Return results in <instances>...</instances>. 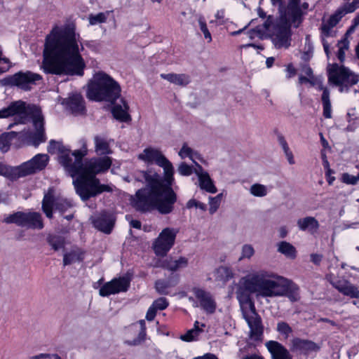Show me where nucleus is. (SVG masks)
Segmentation results:
<instances>
[{
    "label": "nucleus",
    "instance_id": "obj_1",
    "mask_svg": "<svg viewBox=\"0 0 359 359\" xmlns=\"http://www.w3.org/2000/svg\"><path fill=\"white\" fill-rule=\"evenodd\" d=\"M139 158L147 163H155L163 168V178L157 174L151 175L148 171H142L146 187L138 189L132 200L133 207L137 211L146 213L157 210L162 215L171 213L177 201V194L172 189L175 182L174 168L162 152L151 147L146 148Z\"/></svg>",
    "mask_w": 359,
    "mask_h": 359
},
{
    "label": "nucleus",
    "instance_id": "obj_2",
    "mask_svg": "<svg viewBox=\"0 0 359 359\" xmlns=\"http://www.w3.org/2000/svg\"><path fill=\"white\" fill-rule=\"evenodd\" d=\"M297 290V286L292 281L278 276L252 273L240 280L236 295L243 318L250 327L252 339L257 341L261 339L263 326L250 294H254L257 298L288 295L292 301H297L295 292Z\"/></svg>",
    "mask_w": 359,
    "mask_h": 359
},
{
    "label": "nucleus",
    "instance_id": "obj_3",
    "mask_svg": "<svg viewBox=\"0 0 359 359\" xmlns=\"http://www.w3.org/2000/svg\"><path fill=\"white\" fill-rule=\"evenodd\" d=\"M75 32L55 27L46 36L42 68L48 74L82 76L86 68Z\"/></svg>",
    "mask_w": 359,
    "mask_h": 359
},
{
    "label": "nucleus",
    "instance_id": "obj_4",
    "mask_svg": "<svg viewBox=\"0 0 359 359\" xmlns=\"http://www.w3.org/2000/svg\"><path fill=\"white\" fill-rule=\"evenodd\" d=\"M50 146L57 149L59 152L58 159L63 167H69L75 172H82L84 174L96 177L97 174L107 171L111 164V158L104 156L102 157L91 158L83 161L88 155L87 144L83 143L81 149L71 151L70 149L54 140L50 141Z\"/></svg>",
    "mask_w": 359,
    "mask_h": 359
},
{
    "label": "nucleus",
    "instance_id": "obj_5",
    "mask_svg": "<svg viewBox=\"0 0 359 359\" xmlns=\"http://www.w3.org/2000/svg\"><path fill=\"white\" fill-rule=\"evenodd\" d=\"M121 95L118 82L103 71L96 72L88 83L86 96L90 100L113 103Z\"/></svg>",
    "mask_w": 359,
    "mask_h": 359
},
{
    "label": "nucleus",
    "instance_id": "obj_6",
    "mask_svg": "<svg viewBox=\"0 0 359 359\" xmlns=\"http://www.w3.org/2000/svg\"><path fill=\"white\" fill-rule=\"evenodd\" d=\"M177 232L174 228H164L152 243V249L155 255L157 257H165L161 264L163 269H181L187 266L188 259L186 257L175 259L172 257H166L175 245Z\"/></svg>",
    "mask_w": 359,
    "mask_h": 359
},
{
    "label": "nucleus",
    "instance_id": "obj_7",
    "mask_svg": "<svg viewBox=\"0 0 359 359\" xmlns=\"http://www.w3.org/2000/svg\"><path fill=\"white\" fill-rule=\"evenodd\" d=\"M69 175L75 178L73 184L76 194L83 201H86L91 198L104 192H111L112 189L108 184H101L97 177L84 174L82 172H75L73 168L64 167Z\"/></svg>",
    "mask_w": 359,
    "mask_h": 359
},
{
    "label": "nucleus",
    "instance_id": "obj_8",
    "mask_svg": "<svg viewBox=\"0 0 359 359\" xmlns=\"http://www.w3.org/2000/svg\"><path fill=\"white\" fill-rule=\"evenodd\" d=\"M328 81L339 87L341 93H348L350 88L359 81V75L352 72L348 67L334 63L328 70Z\"/></svg>",
    "mask_w": 359,
    "mask_h": 359
},
{
    "label": "nucleus",
    "instance_id": "obj_9",
    "mask_svg": "<svg viewBox=\"0 0 359 359\" xmlns=\"http://www.w3.org/2000/svg\"><path fill=\"white\" fill-rule=\"evenodd\" d=\"M293 23L285 16L272 25L271 35L273 42L277 48H288L291 45L292 32L291 24Z\"/></svg>",
    "mask_w": 359,
    "mask_h": 359
},
{
    "label": "nucleus",
    "instance_id": "obj_10",
    "mask_svg": "<svg viewBox=\"0 0 359 359\" xmlns=\"http://www.w3.org/2000/svg\"><path fill=\"white\" fill-rule=\"evenodd\" d=\"M42 80L43 77L39 74L31 71H20L5 77L3 81L6 86H16L23 90L29 91L32 89V85H36L38 81Z\"/></svg>",
    "mask_w": 359,
    "mask_h": 359
},
{
    "label": "nucleus",
    "instance_id": "obj_11",
    "mask_svg": "<svg viewBox=\"0 0 359 359\" xmlns=\"http://www.w3.org/2000/svg\"><path fill=\"white\" fill-rule=\"evenodd\" d=\"M49 156L45 154H37L30 160L15 168L13 174L18 177H26L39 172L46 168Z\"/></svg>",
    "mask_w": 359,
    "mask_h": 359
},
{
    "label": "nucleus",
    "instance_id": "obj_12",
    "mask_svg": "<svg viewBox=\"0 0 359 359\" xmlns=\"http://www.w3.org/2000/svg\"><path fill=\"white\" fill-rule=\"evenodd\" d=\"M7 224H15L18 226H27L32 229H41L43 228L42 217L39 212H16L9 215L4 219Z\"/></svg>",
    "mask_w": 359,
    "mask_h": 359
},
{
    "label": "nucleus",
    "instance_id": "obj_13",
    "mask_svg": "<svg viewBox=\"0 0 359 359\" xmlns=\"http://www.w3.org/2000/svg\"><path fill=\"white\" fill-rule=\"evenodd\" d=\"M8 107L11 116H18V120L15 119V121L19 123H25L27 117L32 119L41 112V109L36 105L27 104L25 102L22 100L13 102Z\"/></svg>",
    "mask_w": 359,
    "mask_h": 359
},
{
    "label": "nucleus",
    "instance_id": "obj_14",
    "mask_svg": "<svg viewBox=\"0 0 359 359\" xmlns=\"http://www.w3.org/2000/svg\"><path fill=\"white\" fill-rule=\"evenodd\" d=\"M129 274L114 278L111 280L105 283L100 289L99 294L102 297H108L111 294L126 292L130 283Z\"/></svg>",
    "mask_w": 359,
    "mask_h": 359
},
{
    "label": "nucleus",
    "instance_id": "obj_15",
    "mask_svg": "<svg viewBox=\"0 0 359 359\" xmlns=\"http://www.w3.org/2000/svg\"><path fill=\"white\" fill-rule=\"evenodd\" d=\"M330 284L344 295L352 299L359 298V287L351 283L343 277H339L333 273L327 276Z\"/></svg>",
    "mask_w": 359,
    "mask_h": 359
},
{
    "label": "nucleus",
    "instance_id": "obj_16",
    "mask_svg": "<svg viewBox=\"0 0 359 359\" xmlns=\"http://www.w3.org/2000/svg\"><path fill=\"white\" fill-rule=\"evenodd\" d=\"M116 217L108 210H102L93 219V226L98 231L106 234H110L115 226Z\"/></svg>",
    "mask_w": 359,
    "mask_h": 359
},
{
    "label": "nucleus",
    "instance_id": "obj_17",
    "mask_svg": "<svg viewBox=\"0 0 359 359\" xmlns=\"http://www.w3.org/2000/svg\"><path fill=\"white\" fill-rule=\"evenodd\" d=\"M32 123L36 131L34 133H29L27 138L32 142L34 147H38L41 143L46 140L45 128H44V118L40 112L32 119Z\"/></svg>",
    "mask_w": 359,
    "mask_h": 359
},
{
    "label": "nucleus",
    "instance_id": "obj_18",
    "mask_svg": "<svg viewBox=\"0 0 359 359\" xmlns=\"http://www.w3.org/2000/svg\"><path fill=\"white\" fill-rule=\"evenodd\" d=\"M120 102L117 103L116 101L111 103L112 104L111 113L116 121L121 123H128L132 120L131 116L129 114V104L126 98L121 97H120Z\"/></svg>",
    "mask_w": 359,
    "mask_h": 359
},
{
    "label": "nucleus",
    "instance_id": "obj_19",
    "mask_svg": "<svg viewBox=\"0 0 359 359\" xmlns=\"http://www.w3.org/2000/svg\"><path fill=\"white\" fill-rule=\"evenodd\" d=\"M193 292L200 302L201 308L209 314L215 312L217 304L212 294L203 289L194 287Z\"/></svg>",
    "mask_w": 359,
    "mask_h": 359
},
{
    "label": "nucleus",
    "instance_id": "obj_20",
    "mask_svg": "<svg viewBox=\"0 0 359 359\" xmlns=\"http://www.w3.org/2000/svg\"><path fill=\"white\" fill-rule=\"evenodd\" d=\"M64 103L73 114H83L86 111L85 101L79 93L72 95L66 99Z\"/></svg>",
    "mask_w": 359,
    "mask_h": 359
},
{
    "label": "nucleus",
    "instance_id": "obj_21",
    "mask_svg": "<svg viewBox=\"0 0 359 359\" xmlns=\"http://www.w3.org/2000/svg\"><path fill=\"white\" fill-rule=\"evenodd\" d=\"M301 0H289L287 6V14L291 21L294 24V27L297 28L303 21L302 11L300 8Z\"/></svg>",
    "mask_w": 359,
    "mask_h": 359
},
{
    "label": "nucleus",
    "instance_id": "obj_22",
    "mask_svg": "<svg viewBox=\"0 0 359 359\" xmlns=\"http://www.w3.org/2000/svg\"><path fill=\"white\" fill-rule=\"evenodd\" d=\"M269 351L272 355V359H292L289 351L279 342L269 341L266 343Z\"/></svg>",
    "mask_w": 359,
    "mask_h": 359
},
{
    "label": "nucleus",
    "instance_id": "obj_23",
    "mask_svg": "<svg viewBox=\"0 0 359 359\" xmlns=\"http://www.w3.org/2000/svg\"><path fill=\"white\" fill-rule=\"evenodd\" d=\"M290 349L293 352H299L306 354L309 351L317 350L318 346L311 341L302 339L299 338H294L291 341Z\"/></svg>",
    "mask_w": 359,
    "mask_h": 359
},
{
    "label": "nucleus",
    "instance_id": "obj_24",
    "mask_svg": "<svg viewBox=\"0 0 359 359\" xmlns=\"http://www.w3.org/2000/svg\"><path fill=\"white\" fill-rule=\"evenodd\" d=\"M175 271H172L170 276L165 280H158L156 282L155 287L156 291L161 294H168V289L175 286L178 282V276Z\"/></svg>",
    "mask_w": 359,
    "mask_h": 359
},
{
    "label": "nucleus",
    "instance_id": "obj_25",
    "mask_svg": "<svg viewBox=\"0 0 359 359\" xmlns=\"http://www.w3.org/2000/svg\"><path fill=\"white\" fill-rule=\"evenodd\" d=\"M319 89L323 90L321 101L323 104V115L325 118H332V105L330 102V93L327 87L320 85Z\"/></svg>",
    "mask_w": 359,
    "mask_h": 359
},
{
    "label": "nucleus",
    "instance_id": "obj_26",
    "mask_svg": "<svg viewBox=\"0 0 359 359\" xmlns=\"http://www.w3.org/2000/svg\"><path fill=\"white\" fill-rule=\"evenodd\" d=\"M160 76L177 86H186L190 83V77L185 74H161Z\"/></svg>",
    "mask_w": 359,
    "mask_h": 359
},
{
    "label": "nucleus",
    "instance_id": "obj_27",
    "mask_svg": "<svg viewBox=\"0 0 359 359\" xmlns=\"http://www.w3.org/2000/svg\"><path fill=\"white\" fill-rule=\"evenodd\" d=\"M55 203L53 190L49 189L48 192L44 195L42 201V210L49 219L53 217V210L54 207L55 208Z\"/></svg>",
    "mask_w": 359,
    "mask_h": 359
},
{
    "label": "nucleus",
    "instance_id": "obj_28",
    "mask_svg": "<svg viewBox=\"0 0 359 359\" xmlns=\"http://www.w3.org/2000/svg\"><path fill=\"white\" fill-rule=\"evenodd\" d=\"M297 225L302 231L309 230L310 232H316L320 226L318 221L313 217H306L299 219Z\"/></svg>",
    "mask_w": 359,
    "mask_h": 359
},
{
    "label": "nucleus",
    "instance_id": "obj_29",
    "mask_svg": "<svg viewBox=\"0 0 359 359\" xmlns=\"http://www.w3.org/2000/svg\"><path fill=\"white\" fill-rule=\"evenodd\" d=\"M198 181L201 189L210 194H215L217 191L212 180L207 172L198 174Z\"/></svg>",
    "mask_w": 359,
    "mask_h": 359
},
{
    "label": "nucleus",
    "instance_id": "obj_30",
    "mask_svg": "<svg viewBox=\"0 0 359 359\" xmlns=\"http://www.w3.org/2000/svg\"><path fill=\"white\" fill-rule=\"evenodd\" d=\"M278 251L291 259H294L297 255L296 248L287 241H280L278 243Z\"/></svg>",
    "mask_w": 359,
    "mask_h": 359
},
{
    "label": "nucleus",
    "instance_id": "obj_31",
    "mask_svg": "<svg viewBox=\"0 0 359 359\" xmlns=\"http://www.w3.org/2000/svg\"><path fill=\"white\" fill-rule=\"evenodd\" d=\"M18 136V133L11 131L4 133L0 135V149L2 152H7L11 145V142Z\"/></svg>",
    "mask_w": 359,
    "mask_h": 359
},
{
    "label": "nucleus",
    "instance_id": "obj_32",
    "mask_svg": "<svg viewBox=\"0 0 359 359\" xmlns=\"http://www.w3.org/2000/svg\"><path fill=\"white\" fill-rule=\"evenodd\" d=\"M348 13H350V12L348 11L347 8L343 4L330 16L326 23L329 25V26L334 27L340 22L341 18Z\"/></svg>",
    "mask_w": 359,
    "mask_h": 359
},
{
    "label": "nucleus",
    "instance_id": "obj_33",
    "mask_svg": "<svg viewBox=\"0 0 359 359\" xmlns=\"http://www.w3.org/2000/svg\"><path fill=\"white\" fill-rule=\"evenodd\" d=\"M95 151L99 154H110L112 153L109 144L104 138L95 136L94 138Z\"/></svg>",
    "mask_w": 359,
    "mask_h": 359
},
{
    "label": "nucleus",
    "instance_id": "obj_34",
    "mask_svg": "<svg viewBox=\"0 0 359 359\" xmlns=\"http://www.w3.org/2000/svg\"><path fill=\"white\" fill-rule=\"evenodd\" d=\"M47 243L55 251L65 248V238L59 235L48 234L46 238Z\"/></svg>",
    "mask_w": 359,
    "mask_h": 359
},
{
    "label": "nucleus",
    "instance_id": "obj_35",
    "mask_svg": "<svg viewBox=\"0 0 359 359\" xmlns=\"http://www.w3.org/2000/svg\"><path fill=\"white\" fill-rule=\"evenodd\" d=\"M213 276L217 285L222 287L233 277L231 271H214Z\"/></svg>",
    "mask_w": 359,
    "mask_h": 359
},
{
    "label": "nucleus",
    "instance_id": "obj_36",
    "mask_svg": "<svg viewBox=\"0 0 359 359\" xmlns=\"http://www.w3.org/2000/svg\"><path fill=\"white\" fill-rule=\"evenodd\" d=\"M83 259V253L77 251H71L64 255L63 262L64 265L71 264L76 262H82Z\"/></svg>",
    "mask_w": 359,
    "mask_h": 359
},
{
    "label": "nucleus",
    "instance_id": "obj_37",
    "mask_svg": "<svg viewBox=\"0 0 359 359\" xmlns=\"http://www.w3.org/2000/svg\"><path fill=\"white\" fill-rule=\"evenodd\" d=\"M140 324L141 325V331L138 337L133 341H126V344L130 346H137L139 345L144 340L146 335V327L144 320H141L140 321Z\"/></svg>",
    "mask_w": 359,
    "mask_h": 359
},
{
    "label": "nucleus",
    "instance_id": "obj_38",
    "mask_svg": "<svg viewBox=\"0 0 359 359\" xmlns=\"http://www.w3.org/2000/svg\"><path fill=\"white\" fill-rule=\"evenodd\" d=\"M251 194L255 196L262 197L266 195V187L259 184H255L250 188Z\"/></svg>",
    "mask_w": 359,
    "mask_h": 359
},
{
    "label": "nucleus",
    "instance_id": "obj_39",
    "mask_svg": "<svg viewBox=\"0 0 359 359\" xmlns=\"http://www.w3.org/2000/svg\"><path fill=\"white\" fill-rule=\"evenodd\" d=\"M202 331V329H191L185 334L181 336V339L185 341H194Z\"/></svg>",
    "mask_w": 359,
    "mask_h": 359
},
{
    "label": "nucleus",
    "instance_id": "obj_40",
    "mask_svg": "<svg viewBox=\"0 0 359 359\" xmlns=\"http://www.w3.org/2000/svg\"><path fill=\"white\" fill-rule=\"evenodd\" d=\"M222 194H218L215 197H210V213L213 214L219 207Z\"/></svg>",
    "mask_w": 359,
    "mask_h": 359
},
{
    "label": "nucleus",
    "instance_id": "obj_41",
    "mask_svg": "<svg viewBox=\"0 0 359 359\" xmlns=\"http://www.w3.org/2000/svg\"><path fill=\"white\" fill-rule=\"evenodd\" d=\"M107 20V17L104 13H99L96 15H90L89 22L92 25L98 23H103Z\"/></svg>",
    "mask_w": 359,
    "mask_h": 359
},
{
    "label": "nucleus",
    "instance_id": "obj_42",
    "mask_svg": "<svg viewBox=\"0 0 359 359\" xmlns=\"http://www.w3.org/2000/svg\"><path fill=\"white\" fill-rule=\"evenodd\" d=\"M342 182L346 184L355 185L359 181V173L357 175L344 173L341 177Z\"/></svg>",
    "mask_w": 359,
    "mask_h": 359
},
{
    "label": "nucleus",
    "instance_id": "obj_43",
    "mask_svg": "<svg viewBox=\"0 0 359 359\" xmlns=\"http://www.w3.org/2000/svg\"><path fill=\"white\" fill-rule=\"evenodd\" d=\"M193 166L188 165L185 162H182L178 167V172L182 176H189L193 173Z\"/></svg>",
    "mask_w": 359,
    "mask_h": 359
},
{
    "label": "nucleus",
    "instance_id": "obj_44",
    "mask_svg": "<svg viewBox=\"0 0 359 359\" xmlns=\"http://www.w3.org/2000/svg\"><path fill=\"white\" fill-rule=\"evenodd\" d=\"M71 207L72 204L67 200H61L55 203V209L61 214H64Z\"/></svg>",
    "mask_w": 359,
    "mask_h": 359
},
{
    "label": "nucleus",
    "instance_id": "obj_45",
    "mask_svg": "<svg viewBox=\"0 0 359 359\" xmlns=\"http://www.w3.org/2000/svg\"><path fill=\"white\" fill-rule=\"evenodd\" d=\"M277 331L287 337L288 335L292 332V330L287 323L282 321L277 324Z\"/></svg>",
    "mask_w": 359,
    "mask_h": 359
},
{
    "label": "nucleus",
    "instance_id": "obj_46",
    "mask_svg": "<svg viewBox=\"0 0 359 359\" xmlns=\"http://www.w3.org/2000/svg\"><path fill=\"white\" fill-rule=\"evenodd\" d=\"M198 23L200 29L203 32L205 39H208V42H210L212 41L211 34L208 29L207 24L204 18H200L198 20Z\"/></svg>",
    "mask_w": 359,
    "mask_h": 359
},
{
    "label": "nucleus",
    "instance_id": "obj_47",
    "mask_svg": "<svg viewBox=\"0 0 359 359\" xmlns=\"http://www.w3.org/2000/svg\"><path fill=\"white\" fill-rule=\"evenodd\" d=\"M255 253L254 248L251 245L245 244L242 248L241 256L239 257V260L244 258L250 259Z\"/></svg>",
    "mask_w": 359,
    "mask_h": 359
},
{
    "label": "nucleus",
    "instance_id": "obj_48",
    "mask_svg": "<svg viewBox=\"0 0 359 359\" xmlns=\"http://www.w3.org/2000/svg\"><path fill=\"white\" fill-rule=\"evenodd\" d=\"M169 305V303L166 298L165 297H160L157 299H156L153 304L152 306L156 308V309L158 310H164Z\"/></svg>",
    "mask_w": 359,
    "mask_h": 359
},
{
    "label": "nucleus",
    "instance_id": "obj_49",
    "mask_svg": "<svg viewBox=\"0 0 359 359\" xmlns=\"http://www.w3.org/2000/svg\"><path fill=\"white\" fill-rule=\"evenodd\" d=\"M192 153L193 150L189 147L186 143H184L179 152V155L182 158H184L186 157L191 158Z\"/></svg>",
    "mask_w": 359,
    "mask_h": 359
},
{
    "label": "nucleus",
    "instance_id": "obj_50",
    "mask_svg": "<svg viewBox=\"0 0 359 359\" xmlns=\"http://www.w3.org/2000/svg\"><path fill=\"white\" fill-rule=\"evenodd\" d=\"M350 13H353L357 8H359V0H353L351 3L344 4Z\"/></svg>",
    "mask_w": 359,
    "mask_h": 359
},
{
    "label": "nucleus",
    "instance_id": "obj_51",
    "mask_svg": "<svg viewBox=\"0 0 359 359\" xmlns=\"http://www.w3.org/2000/svg\"><path fill=\"white\" fill-rule=\"evenodd\" d=\"M156 311L157 310L156 309V308H154V306L151 305L147 310L146 314V319L149 321H152L156 316Z\"/></svg>",
    "mask_w": 359,
    "mask_h": 359
},
{
    "label": "nucleus",
    "instance_id": "obj_52",
    "mask_svg": "<svg viewBox=\"0 0 359 359\" xmlns=\"http://www.w3.org/2000/svg\"><path fill=\"white\" fill-rule=\"evenodd\" d=\"M310 260L316 266H319L323 259V255L320 254L313 253L310 256Z\"/></svg>",
    "mask_w": 359,
    "mask_h": 359
},
{
    "label": "nucleus",
    "instance_id": "obj_53",
    "mask_svg": "<svg viewBox=\"0 0 359 359\" xmlns=\"http://www.w3.org/2000/svg\"><path fill=\"white\" fill-rule=\"evenodd\" d=\"M283 151H284V153H285V156L287 157L288 163L290 165L294 164L295 161H294V159L293 154L291 151V150L290 149L289 147L283 149Z\"/></svg>",
    "mask_w": 359,
    "mask_h": 359
},
{
    "label": "nucleus",
    "instance_id": "obj_54",
    "mask_svg": "<svg viewBox=\"0 0 359 359\" xmlns=\"http://www.w3.org/2000/svg\"><path fill=\"white\" fill-rule=\"evenodd\" d=\"M333 27L329 26L327 23L324 24L321 27V32L322 34L325 37H329L331 36V30Z\"/></svg>",
    "mask_w": 359,
    "mask_h": 359
},
{
    "label": "nucleus",
    "instance_id": "obj_55",
    "mask_svg": "<svg viewBox=\"0 0 359 359\" xmlns=\"http://www.w3.org/2000/svg\"><path fill=\"white\" fill-rule=\"evenodd\" d=\"M302 70L306 74V76L308 77H309L311 79H313L314 76H313V69L309 65H305L302 67Z\"/></svg>",
    "mask_w": 359,
    "mask_h": 359
},
{
    "label": "nucleus",
    "instance_id": "obj_56",
    "mask_svg": "<svg viewBox=\"0 0 359 359\" xmlns=\"http://www.w3.org/2000/svg\"><path fill=\"white\" fill-rule=\"evenodd\" d=\"M224 14H225V11L224 9H221V10H219L217 11L216 14H215V19L217 20H219L220 24H223L224 23Z\"/></svg>",
    "mask_w": 359,
    "mask_h": 359
},
{
    "label": "nucleus",
    "instance_id": "obj_57",
    "mask_svg": "<svg viewBox=\"0 0 359 359\" xmlns=\"http://www.w3.org/2000/svg\"><path fill=\"white\" fill-rule=\"evenodd\" d=\"M313 80V79H311L309 77H306V76H302V75H300L299 77V82L301 84L309 83L312 86H313L314 85V81Z\"/></svg>",
    "mask_w": 359,
    "mask_h": 359
},
{
    "label": "nucleus",
    "instance_id": "obj_58",
    "mask_svg": "<svg viewBox=\"0 0 359 359\" xmlns=\"http://www.w3.org/2000/svg\"><path fill=\"white\" fill-rule=\"evenodd\" d=\"M10 116H11V115L8 106L0 110V118H8Z\"/></svg>",
    "mask_w": 359,
    "mask_h": 359
},
{
    "label": "nucleus",
    "instance_id": "obj_59",
    "mask_svg": "<svg viewBox=\"0 0 359 359\" xmlns=\"http://www.w3.org/2000/svg\"><path fill=\"white\" fill-rule=\"evenodd\" d=\"M287 72H288V77H292L296 75L297 69L294 67L292 64H289L287 66Z\"/></svg>",
    "mask_w": 359,
    "mask_h": 359
},
{
    "label": "nucleus",
    "instance_id": "obj_60",
    "mask_svg": "<svg viewBox=\"0 0 359 359\" xmlns=\"http://www.w3.org/2000/svg\"><path fill=\"white\" fill-rule=\"evenodd\" d=\"M193 359H218V358L212 353H205L202 356L195 357Z\"/></svg>",
    "mask_w": 359,
    "mask_h": 359
},
{
    "label": "nucleus",
    "instance_id": "obj_61",
    "mask_svg": "<svg viewBox=\"0 0 359 359\" xmlns=\"http://www.w3.org/2000/svg\"><path fill=\"white\" fill-rule=\"evenodd\" d=\"M130 225L131 227L137 229H141L142 223L140 220L137 219H132L130 222Z\"/></svg>",
    "mask_w": 359,
    "mask_h": 359
},
{
    "label": "nucleus",
    "instance_id": "obj_62",
    "mask_svg": "<svg viewBox=\"0 0 359 359\" xmlns=\"http://www.w3.org/2000/svg\"><path fill=\"white\" fill-rule=\"evenodd\" d=\"M323 165L327 175L329 173H334V171L330 168V163L328 161H323Z\"/></svg>",
    "mask_w": 359,
    "mask_h": 359
},
{
    "label": "nucleus",
    "instance_id": "obj_63",
    "mask_svg": "<svg viewBox=\"0 0 359 359\" xmlns=\"http://www.w3.org/2000/svg\"><path fill=\"white\" fill-rule=\"evenodd\" d=\"M337 56L339 59V60L341 62H343L344 60V58H345V52L343 49V48H339L338 51H337Z\"/></svg>",
    "mask_w": 359,
    "mask_h": 359
},
{
    "label": "nucleus",
    "instance_id": "obj_64",
    "mask_svg": "<svg viewBox=\"0 0 359 359\" xmlns=\"http://www.w3.org/2000/svg\"><path fill=\"white\" fill-rule=\"evenodd\" d=\"M278 142H279L280 144L281 145L283 149L286 147H288V144H287L285 137L282 135H279L278 136Z\"/></svg>",
    "mask_w": 359,
    "mask_h": 359
}]
</instances>
